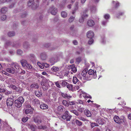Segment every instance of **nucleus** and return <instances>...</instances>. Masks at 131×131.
<instances>
[{"instance_id":"f257e3e1","label":"nucleus","mask_w":131,"mask_h":131,"mask_svg":"<svg viewBox=\"0 0 131 131\" xmlns=\"http://www.w3.org/2000/svg\"><path fill=\"white\" fill-rule=\"evenodd\" d=\"M24 101V99L22 97H19L17 100H16L14 101L15 106L17 107H20Z\"/></svg>"},{"instance_id":"f03ea898","label":"nucleus","mask_w":131,"mask_h":131,"mask_svg":"<svg viewBox=\"0 0 131 131\" xmlns=\"http://www.w3.org/2000/svg\"><path fill=\"white\" fill-rule=\"evenodd\" d=\"M71 117V116L69 113V112L67 111H66L64 114L61 117L63 119H66L67 121H68L70 120Z\"/></svg>"},{"instance_id":"7ed1b4c3","label":"nucleus","mask_w":131,"mask_h":131,"mask_svg":"<svg viewBox=\"0 0 131 131\" xmlns=\"http://www.w3.org/2000/svg\"><path fill=\"white\" fill-rule=\"evenodd\" d=\"M88 10L87 9H86L85 10L81 13V18L80 19L79 21L80 23H83L84 19L86 18L88 16V15L86 14V12Z\"/></svg>"},{"instance_id":"20e7f679","label":"nucleus","mask_w":131,"mask_h":131,"mask_svg":"<svg viewBox=\"0 0 131 131\" xmlns=\"http://www.w3.org/2000/svg\"><path fill=\"white\" fill-rule=\"evenodd\" d=\"M114 119L115 122L116 123L121 124L124 122V118L120 119L119 117L115 116L114 117Z\"/></svg>"},{"instance_id":"39448f33","label":"nucleus","mask_w":131,"mask_h":131,"mask_svg":"<svg viewBox=\"0 0 131 131\" xmlns=\"http://www.w3.org/2000/svg\"><path fill=\"white\" fill-rule=\"evenodd\" d=\"M88 74L91 75L94 79H95L96 77V71L95 72L93 70L90 69L88 71Z\"/></svg>"},{"instance_id":"423d86ee","label":"nucleus","mask_w":131,"mask_h":131,"mask_svg":"<svg viewBox=\"0 0 131 131\" xmlns=\"http://www.w3.org/2000/svg\"><path fill=\"white\" fill-rule=\"evenodd\" d=\"M14 100L11 98H8L6 101L7 105L9 106H12L13 104Z\"/></svg>"},{"instance_id":"0eeeda50","label":"nucleus","mask_w":131,"mask_h":131,"mask_svg":"<svg viewBox=\"0 0 131 131\" xmlns=\"http://www.w3.org/2000/svg\"><path fill=\"white\" fill-rule=\"evenodd\" d=\"M50 12L51 14L53 15H55L57 12V9L54 8V6H52V7L50 8L49 10H48V12L49 13Z\"/></svg>"},{"instance_id":"6e6552de","label":"nucleus","mask_w":131,"mask_h":131,"mask_svg":"<svg viewBox=\"0 0 131 131\" xmlns=\"http://www.w3.org/2000/svg\"><path fill=\"white\" fill-rule=\"evenodd\" d=\"M6 71L10 73L13 74L15 72V69L12 66L9 68H7L6 69Z\"/></svg>"},{"instance_id":"1a4fd4ad","label":"nucleus","mask_w":131,"mask_h":131,"mask_svg":"<svg viewBox=\"0 0 131 131\" xmlns=\"http://www.w3.org/2000/svg\"><path fill=\"white\" fill-rule=\"evenodd\" d=\"M94 34L91 30L89 31L87 33L86 35L88 38H92L94 36Z\"/></svg>"},{"instance_id":"9d476101","label":"nucleus","mask_w":131,"mask_h":131,"mask_svg":"<svg viewBox=\"0 0 131 131\" xmlns=\"http://www.w3.org/2000/svg\"><path fill=\"white\" fill-rule=\"evenodd\" d=\"M68 68L69 69H71V70L73 72H77V69L75 67L74 65L72 64L69 66Z\"/></svg>"},{"instance_id":"9b49d317","label":"nucleus","mask_w":131,"mask_h":131,"mask_svg":"<svg viewBox=\"0 0 131 131\" xmlns=\"http://www.w3.org/2000/svg\"><path fill=\"white\" fill-rule=\"evenodd\" d=\"M93 77L89 74H87L85 77H83L84 80L86 81H90L91 80Z\"/></svg>"},{"instance_id":"f8f14e48","label":"nucleus","mask_w":131,"mask_h":131,"mask_svg":"<svg viewBox=\"0 0 131 131\" xmlns=\"http://www.w3.org/2000/svg\"><path fill=\"white\" fill-rule=\"evenodd\" d=\"M32 103L34 105H37L38 104H39L40 102L39 101L38 99H34L32 101Z\"/></svg>"},{"instance_id":"ddd939ff","label":"nucleus","mask_w":131,"mask_h":131,"mask_svg":"<svg viewBox=\"0 0 131 131\" xmlns=\"http://www.w3.org/2000/svg\"><path fill=\"white\" fill-rule=\"evenodd\" d=\"M34 121L36 123L38 124H40L41 123L42 121L41 119L38 117H35L34 119Z\"/></svg>"},{"instance_id":"4468645a","label":"nucleus","mask_w":131,"mask_h":131,"mask_svg":"<svg viewBox=\"0 0 131 131\" xmlns=\"http://www.w3.org/2000/svg\"><path fill=\"white\" fill-rule=\"evenodd\" d=\"M40 108L43 110L47 109L48 108V105L45 104H41L40 106Z\"/></svg>"},{"instance_id":"2eb2a0df","label":"nucleus","mask_w":131,"mask_h":131,"mask_svg":"<svg viewBox=\"0 0 131 131\" xmlns=\"http://www.w3.org/2000/svg\"><path fill=\"white\" fill-rule=\"evenodd\" d=\"M33 110L34 109L31 108V109H26L25 111V113L26 114H32L33 113Z\"/></svg>"},{"instance_id":"dca6fc26","label":"nucleus","mask_w":131,"mask_h":131,"mask_svg":"<svg viewBox=\"0 0 131 131\" xmlns=\"http://www.w3.org/2000/svg\"><path fill=\"white\" fill-rule=\"evenodd\" d=\"M85 114L88 117H90L91 116V114L90 111L88 110H85L84 111Z\"/></svg>"},{"instance_id":"f3484780","label":"nucleus","mask_w":131,"mask_h":131,"mask_svg":"<svg viewBox=\"0 0 131 131\" xmlns=\"http://www.w3.org/2000/svg\"><path fill=\"white\" fill-rule=\"evenodd\" d=\"M44 46L45 47L48 48L50 50H53L55 49V48H53L51 45L50 46V44H44Z\"/></svg>"},{"instance_id":"a211bd4d","label":"nucleus","mask_w":131,"mask_h":131,"mask_svg":"<svg viewBox=\"0 0 131 131\" xmlns=\"http://www.w3.org/2000/svg\"><path fill=\"white\" fill-rule=\"evenodd\" d=\"M87 24L89 26H92L95 24L94 21L92 20H89L87 22Z\"/></svg>"},{"instance_id":"6ab92c4d","label":"nucleus","mask_w":131,"mask_h":131,"mask_svg":"<svg viewBox=\"0 0 131 131\" xmlns=\"http://www.w3.org/2000/svg\"><path fill=\"white\" fill-rule=\"evenodd\" d=\"M20 62L22 66L24 67H25V66H26V64L27 63V61L24 59H22L20 61Z\"/></svg>"},{"instance_id":"aec40b11","label":"nucleus","mask_w":131,"mask_h":131,"mask_svg":"<svg viewBox=\"0 0 131 131\" xmlns=\"http://www.w3.org/2000/svg\"><path fill=\"white\" fill-rule=\"evenodd\" d=\"M61 95L63 97L68 99H70L72 97L71 96L68 95L66 93H62Z\"/></svg>"},{"instance_id":"412c9836","label":"nucleus","mask_w":131,"mask_h":131,"mask_svg":"<svg viewBox=\"0 0 131 131\" xmlns=\"http://www.w3.org/2000/svg\"><path fill=\"white\" fill-rule=\"evenodd\" d=\"M35 93L36 95L38 97H40L42 95L41 92L39 91H35Z\"/></svg>"},{"instance_id":"4be33fe9","label":"nucleus","mask_w":131,"mask_h":131,"mask_svg":"<svg viewBox=\"0 0 131 131\" xmlns=\"http://www.w3.org/2000/svg\"><path fill=\"white\" fill-rule=\"evenodd\" d=\"M30 128L32 131H35L36 128V126L35 125H30Z\"/></svg>"},{"instance_id":"5701e85b","label":"nucleus","mask_w":131,"mask_h":131,"mask_svg":"<svg viewBox=\"0 0 131 131\" xmlns=\"http://www.w3.org/2000/svg\"><path fill=\"white\" fill-rule=\"evenodd\" d=\"M69 110L72 113H73L76 115L78 116L79 115V114L78 111L76 110H71L70 108H69Z\"/></svg>"},{"instance_id":"b1692460","label":"nucleus","mask_w":131,"mask_h":131,"mask_svg":"<svg viewBox=\"0 0 131 131\" xmlns=\"http://www.w3.org/2000/svg\"><path fill=\"white\" fill-rule=\"evenodd\" d=\"M30 87L32 88L38 89L39 88V86L37 83H36L31 85Z\"/></svg>"},{"instance_id":"393cba45","label":"nucleus","mask_w":131,"mask_h":131,"mask_svg":"<svg viewBox=\"0 0 131 131\" xmlns=\"http://www.w3.org/2000/svg\"><path fill=\"white\" fill-rule=\"evenodd\" d=\"M7 10V8L6 7H4L2 8L1 10V12L3 13H5Z\"/></svg>"},{"instance_id":"a878e982","label":"nucleus","mask_w":131,"mask_h":131,"mask_svg":"<svg viewBox=\"0 0 131 131\" xmlns=\"http://www.w3.org/2000/svg\"><path fill=\"white\" fill-rule=\"evenodd\" d=\"M34 0H30L28 3L29 6H31L34 4Z\"/></svg>"},{"instance_id":"bb28decb","label":"nucleus","mask_w":131,"mask_h":131,"mask_svg":"<svg viewBox=\"0 0 131 131\" xmlns=\"http://www.w3.org/2000/svg\"><path fill=\"white\" fill-rule=\"evenodd\" d=\"M64 108L63 106H58L57 108V110L60 112H62L63 111V110Z\"/></svg>"},{"instance_id":"cd10ccee","label":"nucleus","mask_w":131,"mask_h":131,"mask_svg":"<svg viewBox=\"0 0 131 131\" xmlns=\"http://www.w3.org/2000/svg\"><path fill=\"white\" fill-rule=\"evenodd\" d=\"M87 70L86 69H84L82 72L81 73L83 77H85L87 74Z\"/></svg>"},{"instance_id":"c85d7f7f","label":"nucleus","mask_w":131,"mask_h":131,"mask_svg":"<svg viewBox=\"0 0 131 131\" xmlns=\"http://www.w3.org/2000/svg\"><path fill=\"white\" fill-rule=\"evenodd\" d=\"M40 57L42 60H45L46 58V55L45 53H42L41 54Z\"/></svg>"},{"instance_id":"c756f323","label":"nucleus","mask_w":131,"mask_h":131,"mask_svg":"<svg viewBox=\"0 0 131 131\" xmlns=\"http://www.w3.org/2000/svg\"><path fill=\"white\" fill-rule=\"evenodd\" d=\"M52 71L56 72L59 70V68L53 66L52 68Z\"/></svg>"},{"instance_id":"7c9ffc66","label":"nucleus","mask_w":131,"mask_h":131,"mask_svg":"<svg viewBox=\"0 0 131 131\" xmlns=\"http://www.w3.org/2000/svg\"><path fill=\"white\" fill-rule=\"evenodd\" d=\"M50 62L51 63L50 65H52L54 64L55 63L54 58H51L50 60Z\"/></svg>"},{"instance_id":"2f4dec72","label":"nucleus","mask_w":131,"mask_h":131,"mask_svg":"<svg viewBox=\"0 0 131 131\" xmlns=\"http://www.w3.org/2000/svg\"><path fill=\"white\" fill-rule=\"evenodd\" d=\"M29 59L31 61L34 59L35 58V56L34 54H30L29 56Z\"/></svg>"},{"instance_id":"473e14b6","label":"nucleus","mask_w":131,"mask_h":131,"mask_svg":"<svg viewBox=\"0 0 131 131\" xmlns=\"http://www.w3.org/2000/svg\"><path fill=\"white\" fill-rule=\"evenodd\" d=\"M68 84V82H66L64 80H63L62 81V82L61 83V84L62 85V87H65L66 86H67Z\"/></svg>"},{"instance_id":"72a5a7b5","label":"nucleus","mask_w":131,"mask_h":131,"mask_svg":"<svg viewBox=\"0 0 131 131\" xmlns=\"http://www.w3.org/2000/svg\"><path fill=\"white\" fill-rule=\"evenodd\" d=\"M61 15L62 17L65 18L67 16V14L66 12L63 11L61 13Z\"/></svg>"},{"instance_id":"f704fd0d","label":"nucleus","mask_w":131,"mask_h":131,"mask_svg":"<svg viewBox=\"0 0 131 131\" xmlns=\"http://www.w3.org/2000/svg\"><path fill=\"white\" fill-rule=\"evenodd\" d=\"M15 35V32L14 31L10 32L8 33V35L9 37H12Z\"/></svg>"},{"instance_id":"c9c22d12","label":"nucleus","mask_w":131,"mask_h":131,"mask_svg":"<svg viewBox=\"0 0 131 131\" xmlns=\"http://www.w3.org/2000/svg\"><path fill=\"white\" fill-rule=\"evenodd\" d=\"M77 102H76V103L77 104H82L83 105H84V103L83 102V101L81 100H77Z\"/></svg>"},{"instance_id":"e433bc0d","label":"nucleus","mask_w":131,"mask_h":131,"mask_svg":"<svg viewBox=\"0 0 131 131\" xmlns=\"http://www.w3.org/2000/svg\"><path fill=\"white\" fill-rule=\"evenodd\" d=\"M62 104L63 105L66 106H68L69 105L68 103L65 100H63L62 101Z\"/></svg>"},{"instance_id":"4c0bfd02","label":"nucleus","mask_w":131,"mask_h":131,"mask_svg":"<svg viewBox=\"0 0 131 131\" xmlns=\"http://www.w3.org/2000/svg\"><path fill=\"white\" fill-rule=\"evenodd\" d=\"M67 87L69 90H72V85L68 83Z\"/></svg>"},{"instance_id":"58836bf2","label":"nucleus","mask_w":131,"mask_h":131,"mask_svg":"<svg viewBox=\"0 0 131 131\" xmlns=\"http://www.w3.org/2000/svg\"><path fill=\"white\" fill-rule=\"evenodd\" d=\"M73 79V82L74 84H75L79 81L78 80L76 77H74Z\"/></svg>"},{"instance_id":"ea45409f","label":"nucleus","mask_w":131,"mask_h":131,"mask_svg":"<svg viewBox=\"0 0 131 131\" xmlns=\"http://www.w3.org/2000/svg\"><path fill=\"white\" fill-rule=\"evenodd\" d=\"M12 66V67H14V68L15 69V70L16 69H18L19 67V66L18 64L17 63L14 64V65Z\"/></svg>"},{"instance_id":"a19ab883","label":"nucleus","mask_w":131,"mask_h":131,"mask_svg":"<svg viewBox=\"0 0 131 131\" xmlns=\"http://www.w3.org/2000/svg\"><path fill=\"white\" fill-rule=\"evenodd\" d=\"M54 83L57 87L60 88H61V86L60 84V82L59 81L55 82H54Z\"/></svg>"},{"instance_id":"79ce46f5","label":"nucleus","mask_w":131,"mask_h":131,"mask_svg":"<svg viewBox=\"0 0 131 131\" xmlns=\"http://www.w3.org/2000/svg\"><path fill=\"white\" fill-rule=\"evenodd\" d=\"M39 6L38 5L35 4H34L31 6V8L33 10H35Z\"/></svg>"},{"instance_id":"37998d69","label":"nucleus","mask_w":131,"mask_h":131,"mask_svg":"<svg viewBox=\"0 0 131 131\" xmlns=\"http://www.w3.org/2000/svg\"><path fill=\"white\" fill-rule=\"evenodd\" d=\"M25 67H26L28 69H31L32 68V66L29 63H27Z\"/></svg>"},{"instance_id":"c03bdc74","label":"nucleus","mask_w":131,"mask_h":131,"mask_svg":"<svg viewBox=\"0 0 131 131\" xmlns=\"http://www.w3.org/2000/svg\"><path fill=\"white\" fill-rule=\"evenodd\" d=\"M28 117H23L22 119V121L23 122L25 123L28 120Z\"/></svg>"},{"instance_id":"a18cd8bd","label":"nucleus","mask_w":131,"mask_h":131,"mask_svg":"<svg viewBox=\"0 0 131 131\" xmlns=\"http://www.w3.org/2000/svg\"><path fill=\"white\" fill-rule=\"evenodd\" d=\"M75 122L76 124L78 126H80L82 125V122L77 119L76 120Z\"/></svg>"},{"instance_id":"49530a36","label":"nucleus","mask_w":131,"mask_h":131,"mask_svg":"<svg viewBox=\"0 0 131 131\" xmlns=\"http://www.w3.org/2000/svg\"><path fill=\"white\" fill-rule=\"evenodd\" d=\"M84 108L82 107H80L78 108V110L80 112H82L84 110Z\"/></svg>"},{"instance_id":"de8ad7c7","label":"nucleus","mask_w":131,"mask_h":131,"mask_svg":"<svg viewBox=\"0 0 131 131\" xmlns=\"http://www.w3.org/2000/svg\"><path fill=\"white\" fill-rule=\"evenodd\" d=\"M23 46L24 48H27L29 47V45L27 42H25L23 44Z\"/></svg>"},{"instance_id":"09e8293b","label":"nucleus","mask_w":131,"mask_h":131,"mask_svg":"<svg viewBox=\"0 0 131 131\" xmlns=\"http://www.w3.org/2000/svg\"><path fill=\"white\" fill-rule=\"evenodd\" d=\"M75 17H74L72 16H71L69 19V22H71L73 21Z\"/></svg>"},{"instance_id":"8fccbe9b","label":"nucleus","mask_w":131,"mask_h":131,"mask_svg":"<svg viewBox=\"0 0 131 131\" xmlns=\"http://www.w3.org/2000/svg\"><path fill=\"white\" fill-rule=\"evenodd\" d=\"M17 53L19 55H21L23 53V51L20 49H18L17 51Z\"/></svg>"},{"instance_id":"3c124183","label":"nucleus","mask_w":131,"mask_h":131,"mask_svg":"<svg viewBox=\"0 0 131 131\" xmlns=\"http://www.w3.org/2000/svg\"><path fill=\"white\" fill-rule=\"evenodd\" d=\"M91 126L92 128H93L95 126H98V125L96 123H91Z\"/></svg>"},{"instance_id":"603ef678","label":"nucleus","mask_w":131,"mask_h":131,"mask_svg":"<svg viewBox=\"0 0 131 131\" xmlns=\"http://www.w3.org/2000/svg\"><path fill=\"white\" fill-rule=\"evenodd\" d=\"M10 87L12 89L16 90L17 89L16 86L12 84L10 85Z\"/></svg>"},{"instance_id":"864d4df0","label":"nucleus","mask_w":131,"mask_h":131,"mask_svg":"<svg viewBox=\"0 0 131 131\" xmlns=\"http://www.w3.org/2000/svg\"><path fill=\"white\" fill-rule=\"evenodd\" d=\"M94 40L92 38H90L89 41L88 42L89 44H91L93 42Z\"/></svg>"},{"instance_id":"5fc2aeb1","label":"nucleus","mask_w":131,"mask_h":131,"mask_svg":"<svg viewBox=\"0 0 131 131\" xmlns=\"http://www.w3.org/2000/svg\"><path fill=\"white\" fill-rule=\"evenodd\" d=\"M75 8L74 9V10L75 11V10H77L78 8V3L77 2H76L75 3Z\"/></svg>"},{"instance_id":"6e6d98bb","label":"nucleus","mask_w":131,"mask_h":131,"mask_svg":"<svg viewBox=\"0 0 131 131\" xmlns=\"http://www.w3.org/2000/svg\"><path fill=\"white\" fill-rule=\"evenodd\" d=\"M6 15H3L1 17V19L3 20H5L6 18Z\"/></svg>"},{"instance_id":"4d7b16f0","label":"nucleus","mask_w":131,"mask_h":131,"mask_svg":"<svg viewBox=\"0 0 131 131\" xmlns=\"http://www.w3.org/2000/svg\"><path fill=\"white\" fill-rule=\"evenodd\" d=\"M68 104L70 105H75V102L74 101H69Z\"/></svg>"},{"instance_id":"13d9d810","label":"nucleus","mask_w":131,"mask_h":131,"mask_svg":"<svg viewBox=\"0 0 131 131\" xmlns=\"http://www.w3.org/2000/svg\"><path fill=\"white\" fill-rule=\"evenodd\" d=\"M5 94L6 95H9L11 94L12 93V92L11 91H6V92H5Z\"/></svg>"},{"instance_id":"bf43d9fd","label":"nucleus","mask_w":131,"mask_h":131,"mask_svg":"<svg viewBox=\"0 0 131 131\" xmlns=\"http://www.w3.org/2000/svg\"><path fill=\"white\" fill-rule=\"evenodd\" d=\"M10 42L9 41H7V42H6L5 45V46L6 47H7L8 46H9L10 44Z\"/></svg>"},{"instance_id":"052dcab7","label":"nucleus","mask_w":131,"mask_h":131,"mask_svg":"<svg viewBox=\"0 0 131 131\" xmlns=\"http://www.w3.org/2000/svg\"><path fill=\"white\" fill-rule=\"evenodd\" d=\"M110 15L108 14H107L105 15L104 16V18L105 19H108L110 17Z\"/></svg>"},{"instance_id":"680f3d73","label":"nucleus","mask_w":131,"mask_h":131,"mask_svg":"<svg viewBox=\"0 0 131 131\" xmlns=\"http://www.w3.org/2000/svg\"><path fill=\"white\" fill-rule=\"evenodd\" d=\"M5 89L4 88H0V93L5 92Z\"/></svg>"},{"instance_id":"e2e57ef3","label":"nucleus","mask_w":131,"mask_h":131,"mask_svg":"<svg viewBox=\"0 0 131 131\" xmlns=\"http://www.w3.org/2000/svg\"><path fill=\"white\" fill-rule=\"evenodd\" d=\"M77 61L78 62H80L81 61V58L80 57H78L76 59Z\"/></svg>"},{"instance_id":"0e129e2a","label":"nucleus","mask_w":131,"mask_h":131,"mask_svg":"<svg viewBox=\"0 0 131 131\" xmlns=\"http://www.w3.org/2000/svg\"><path fill=\"white\" fill-rule=\"evenodd\" d=\"M124 13L123 12H119L118 13L117 15L118 16H117V18H118V17L119 16H121L124 14Z\"/></svg>"},{"instance_id":"69168bd1","label":"nucleus","mask_w":131,"mask_h":131,"mask_svg":"<svg viewBox=\"0 0 131 131\" xmlns=\"http://www.w3.org/2000/svg\"><path fill=\"white\" fill-rule=\"evenodd\" d=\"M44 67H45L46 68H47L49 67V65L47 63H45L44 64Z\"/></svg>"},{"instance_id":"338daca9","label":"nucleus","mask_w":131,"mask_h":131,"mask_svg":"<svg viewBox=\"0 0 131 131\" xmlns=\"http://www.w3.org/2000/svg\"><path fill=\"white\" fill-rule=\"evenodd\" d=\"M41 85H42V86H45V85H46V84L45 83H44V82L42 81H41Z\"/></svg>"},{"instance_id":"774afa93","label":"nucleus","mask_w":131,"mask_h":131,"mask_svg":"<svg viewBox=\"0 0 131 131\" xmlns=\"http://www.w3.org/2000/svg\"><path fill=\"white\" fill-rule=\"evenodd\" d=\"M27 15V14H26V12H25V13H24L23 14H22L21 15V17L22 18L26 16Z\"/></svg>"}]
</instances>
